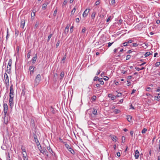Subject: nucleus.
<instances>
[{"mask_svg": "<svg viewBox=\"0 0 160 160\" xmlns=\"http://www.w3.org/2000/svg\"><path fill=\"white\" fill-rule=\"evenodd\" d=\"M14 96V90L12 84H11L10 88L9 105V107L12 108L14 105L13 98Z\"/></svg>", "mask_w": 160, "mask_h": 160, "instance_id": "nucleus-1", "label": "nucleus"}, {"mask_svg": "<svg viewBox=\"0 0 160 160\" xmlns=\"http://www.w3.org/2000/svg\"><path fill=\"white\" fill-rule=\"evenodd\" d=\"M41 75L40 74H38L36 77L35 81H34V83H35V86H37L39 83L40 81H41Z\"/></svg>", "mask_w": 160, "mask_h": 160, "instance_id": "nucleus-2", "label": "nucleus"}, {"mask_svg": "<svg viewBox=\"0 0 160 160\" xmlns=\"http://www.w3.org/2000/svg\"><path fill=\"white\" fill-rule=\"evenodd\" d=\"M12 64V60L11 59H10L9 60L7 69V72L8 73H11Z\"/></svg>", "mask_w": 160, "mask_h": 160, "instance_id": "nucleus-3", "label": "nucleus"}, {"mask_svg": "<svg viewBox=\"0 0 160 160\" xmlns=\"http://www.w3.org/2000/svg\"><path fill=\"white\" fill-rule=\"evenodd\" d=\"M3 106L4 108L3 112L4 115H6L7 113L8 107L7 103H3Z\"/></svg>", "mask_w": 160, "mask_h": 160, "instance_id": "nucleus-4", "label": "nucleus"}, {"mask_svg": "<svg viewBox=\"0 0 160 160\" xmlns=\"http://www.w3.org/2000/svg\"><path fill=\"white\" fill-rule=\"evenodd\" d=\"M66 148L72 154H74L75 153L74 151L71 148L70 146L68 144H65Z\"/></svg>", "mask_w": 160, "mask_h": 160, "instance_id": "nucleus-5", "label": "nucleus"}, {"mask_svg": "<svg viewBox=\"0 0 160 160\" xmlns=\"http://www.w3.org/2000/svg\"><path fill=\"white\" fill-rule=\"evenodd\" d=\"M35 67L33 66H31L29 67V71L30 72V74L31 75H32L34 73V70Z\"/></svg>", "mask_w": 160, "mask_h": 160, "instance_id": "nucleus-6", "label": "nucleus"}, {"mask_svg": "<svg viewBox=\"0 0 160 160\" xmlns=\"http://www.w3.org/2000/svg\"><path fill=\"white\" fill-rule=\"evenodd\" d=\"M89 9H86L85 11L83 12L82 14V16L83 17H86L88 14V13L89 12Z\"/></svg>", "mask_w": 160, "mask_h": 160, "instance_id": "nucleus-7", "label": "nucleus"}, {"mask_svg": "<svg viewBox=\"0 0 160 160\" xmlns=\"http://www.w3.org/2000/svg\"><path fill=\"white\" fill-rule=\"evenodd\" d=\"M25 22L24 19H22L21 20V27L23 28L24 27Z\"/></svg>", "mask_w": 160, "mask_h": 160, "instance_id": "nucleus-8", "label": "nucleus"}, {"mask_svg": "<svg viewBox=\"0 0 160 160\" xmlns=\"http://www.w3.org/2000/svg\"><path fill=\"white\" fill-rule=\"evenodd\" d=\"M134 156L135 159H138V158L139 156V152L138 150H136L135 151Z\"/></svg>", "mask_w": 160, "mask_h": 160, "instance_id": "nucleus-9", "label": "nucleus"}, {"mask_svg": "<svg viewBox=\"0 0 160 160\" xmlns=\"http://www.w3.org/2000/svg\"><path fill=\"white\" fill-rule=\"evenodd\" d=\"M64 76V72L63 71H62L61 72L60 75V80L61 81Z\"/></svg>", "mask_w": 160, "mask_h": 160, "instance_id": "nucleus-10", "label": "nucleus"}, {"mask_svg": "<svg viewBox=\"0 0 160 160\" xmlns=\"http://www.w3.org/2000/svg\"><path fill=\"white\" fill-rule=\"evenodd\" d=\"M4 122L5 124H7L8 121V117H7L6 115H4Z\"/></svg>", "mask_w": 160, "mask_h": 160, "instance_id": "nucleus-11", "label": "nucleus"}, {"mask_svg": "<svg viewBox=\"0 0 160 160\" xmlns=\"http://www.w3.org/2000/svg\"><path fill=\"white\" fill-rule=\"evenodd\" d=\"M40 147L41 148L40 149V151L43 154L44 153L47 152V150L45 148H42L41 146Z\"/></svg>", "mask_w": 160, "mask_h": 160, "instance_id": "nucleus-12", "label": "nucleus"}, {"mask_svg": "<svg viewBox=\"0 0 160 160\" xmlns=\"http://www.w3.org/2000/svg\"><path fill=\"white\" fill-rule=\"evenodd\" d=\"M4 78L5 79V82H9L8 77L6 73L4 74Z\"/></svg>", "mask_w": 160, "mask_h": 160, "instance_id": "nucleus-13", "label": "nucleus"}, {"mask_svg": "<svg viewBox=\"0 0 160 160\" xmlns=\"http://www.w3.org/2000/svg\"><path fill=\"white\" fill-rule=\"evenodd\" d=\"M70 26V24H68L67 25V26L66 27L65 30V32L66 33V32L67 33H68L69 31V28Z\"/></svg>", "mask_w": 160, "mask_h": 160, "instance_id": "nucleus-14", "label": "nucleus"}, {"mask_svg": "<svg viewBox=\"0 0 160 160\" xmlns=\"http://www.w3.org/2000/svg\"><path fill=\"white\" fill-rule=\"evenodd\" d=\"M37 55L35 54V56L33 57V58L32 59V64H33L37 60Z\"/></svg>", "mask_w": 160, "mask_h": 160, "instance_id": "nucleus-15", "label": "nucleus"}, {"mask_svg": "<svg viewBox=\"0 0 160 160\" xmlns=\"http://www.w3.org/2000/svg\"><path fill=\"white\" fill-rule=\"evenodd\" d=\"M48 4V2H46L44 3L42 5V9L43 10H45L46 9V7Z\"/></svg>", "mask_w": 160, "mask_h": 160, "instance_id": "nucleus-16", "label": "nucleus"}, {"mask_svg": "<svg viewBox=\"0 0 160 160\" xmlns=\"http://www.w3.org/2000/svg\"><path fill=\"white\" fill-rule=\"evenodd\" d=\"M96 14V12L95 11H94L92 13L91 15V18L92 19L94 20V19L95 15Z\"/></svg>", "mask_w": 160, "mask_h": 160, "instance_id": "nucleus-17", "label": "nucleus"}, {"mask_svg": "<svg viewBox=\"0 0 160 160\" xmlns=\"http://www.w3.org/2000/svg\"><path fill=\"white\" fill-rule=\"evenodd\" d=\"M33 13L32 14V13L31 14V17H32V19H34V16L35 15V12H36V11L34 10V9L33 10Z\"/></svg>", "mask_w": 160, "mask_h": 160, "instance_id": "nucleus-18", "label": "nucleus"}, {"mask_svg": "<svg viewBox=\"0 0 160 160\" xmlns=\"http://www.w3.org/2000/svg\"><path fill=\"white\" fill-rule=\"evenodd\" d=\"M132 118V117L131 116L128 115L127 116V119L129 122H131V121Z\"/></svg>", "mask_w": 160, "mask_h": 160, "instance_id": "nucleus-19", "label": "nucleus"}, {"mask_svg": "<svg viewBox=\"0 0 160 160\" xmlns=\"http://www.w3.org/2000/svg\"><path fill=\"white\" fill-rule=\"evenodd\" d=\"M26 92V90L25 89H23L22 90V92L21 93V96H24L25 94V93Z\"/></svg>", "mask_w": 160, "mask_h": 160, "instance_id": "nucleus-20", "label": "nucleus"}, {"mask_svg": "<svg viewBox=\"0 0 160 160\" xmlns=\"http://www.w3.org/2000/svg\"><path fill=\"white\" fill-rule=\"evenodd\" d=\"M98 81L100 82V84L101 85H103L104 84V82L102 80V78H101L98 79Z\"/></svg>", "mask_w": 160, "mask_h": 160, "instance_id": "nucleus-21", "label": "nucleus"}, {"mask_svg": "<svg viewBox=\"0 0 160 160\" xmlns=\"http://www.w3.org/2000/svg\"><path fill=\"white\" fill-rule=\"evenodd\" d=\"M50 111L52 113L54 114L55 112V111L54 110V108H52V107H51L50 108Z\"/></svg>", "mask_w": 160, "mask_h": 160, "instance_id": "nucleus-22", "label": "nucleus"}, {"mask_svg": "<svg viewBox=\"0 0 160 160\" xmlns=\"http://www.w3.org/2000/svg\"><path fill=\"white\" fill-rule=\"evenodd\" d=\"M120 112V110L118 109H115L114 111L113 112L115 114H117L118 113H119Z\"/></svg>", "mask_w": 160, "mask_h": 160, "instance_id": "nucleus-23", "label": "nucleus"}, {"mask_svg": "<svg viewBox=\"0 0 160 160\" xmlns=\"http://www.w3.org/2000/svg\"><path fill=\"white\" fill-rule=\"evenodd\" d=\"M47 149L51 154H52V152H53L52 149H51L49 146L47 147Z\"/></svg>", "mask_w": 160, "mask_h": 160, "instance_id": "nucleus-24", "label": "nucleus"}, {"mask_svg": "<svg viewBox=\"0 0 160 160\" xmlns=\"http://www.w3.org/2000/svg\"><path fill=\"white\" fill-rule=\"evenodd\" d=\"M145 68L144 67H142V68H140L138 67H135V69L138 71H139L140 70H143V69H144Z\"/></svg>", "mask_w": 160, "mask_h": 160, "instance_id": "nucleus-25", "label": "nucleus"}, {"mask_svg": "<svg viewBox=\"0 0 160 160\" xmlns=\"http://www.w3.org/2000/svg\"><path fill=\"white\" fill-rule=\"evenodd\" d=\"M92 113L94 115H97V110L96 109L93 108L92 110Z\"/></svg>", "mask_w": 160, "mask_h": 160, "instance_id": "nucleus-26", "label": "nucleus"}, {"mask_svg": "<svg viewBox=\"0 0 160 160\" xmlns=\"http://www.w3.org/2000/svg\"><path fill=\"white\" fill-rule=\"evenodd\" d=\"M76 10V7L75 6L74 8H73V9L71 11V14L73 15L74 14V12H75Z\"/></svg>", "mask_w": 160, "mask_h": 160, "instance_id": "nucleus-27", "label": "nucleus"}, {"mask_svg": "<svg viewBox=\"0 0 160 160\" xmlns=\"http://www.w3.org/2000/svg\"><path fill=\"white\" fill-rule=\"evenodd\" d=\"M154 99L155 100H159L160 99V97L159 96H155Z\"/></svg>", "mask_w": 160, "mask_h": 160, "instance_id": "nucleus-28", "label": "nucleus"}, {"mask_svg": "<svg viewBox=\"0 0 160 160\" xmlns=\"http://www.w3.org/2000/svg\"><path fill=\"white\" fill-rule=\"evenodd\" d=\"M151 53L150 52H148L146 53L145 54V56L146 57H148L150 55Z\"/></svg>", "mask_w": 160, "mask_h": 160, "instance_id": "nucleus-29", "label": "nucleus"}, {"mask_svg": "<svg viewBox=\"0 0 160 160\" xmlns=\"http://www.w3.org/2000/svg\"><path fill=\"white\" fill-rule=\"evenodd\" d=\"M147 131V129L146 128H144V129L142 130V134L146 133Z\"/></svg>", "mask_w": 160, "mask_h": 160, "instance_id": "nucleus-30", "label": "nucleus"}, {"mask_svg": "<svg viewBox=\"0 0 160 160\" xmlns=\"http://www.w3.org/2000/svg\"><path fill=\"white\" fill-rule=\"evenodd\" d=\"M21 149L22 151V152H24L25 153V154H26V156H27V153H26V151L25 150V149L24 148H23L22 147L21 148Z\"/></svg>", "mask_w": 160, "mask_h": 160, "instance_id": "nucleus-31", "label": "nucleus"}, {"mask_svg": "<svg viewBox=\"0 0 160 160\" xmlns=\"http://www.w3.org/2000/svg\"><path fill=\"white\" fill-rule=\"evenodd\" d=\"M8 28L7 29V36H6V39L7 40L8 37L9 36H10V35L9 34V33H8Z\"/></svg>", "mask_w": 160, "mask_h": 160, "instance_id": "nucleus-32", "label": "nucleus"}, {"mask_svg": "<svg viewBox=\"0 0 160 160\" xmlns=\"http://www.w3.org/2000/svg\"><path fill=\"white\" fill-rule=\"evenodd\" d=\"M57 11L58 9H57V8H56V9L55 10L54 12V13L53 14L54 16H55L56 15Z\"/></svg>", "mask_w": 160, "mask_h": 160, "instance_id": "nucleus-33", "label": "nucleus"}, {"mask_svg": "<svg viewBox=\"0 0 160 160\" xmlns=\"http://www.w3.org/2000/svg\"><path fill=\"white\" fill-rule=\"evenodd\" d=\"M116 98V96H112L111 97V99L112 100H114Z\"/></svg>", "mask_w": 160, "mask_h": 160, "instance_id": "nucleus-34", "label": "nucleus"}, {"mask_svg": "<svg viewBox=\"0 0 160 160\" xmlns=\"http://www.w3.org/2000/svg\"><path fill=\"white\" fill-rule=\"evenodd\" d=\"M33 136L35 141H36V140L38 139L37 137L35 134H33Z\"/></svg>", "mask_w": 160, "mask_h": 160, "instance_id": "nucleus-35", "label": "nucleus"}, {"mask_svg": "<svg viewBox=\"0 0 160 160\" xmlns=\"http://www.w3.org/2000/svg\"><path fill=\"white\" fill-rule=\"evenodd\" d=\"M57 76H58V74L57 73H55L54 74V78H56L57 77ZM57 81V80L56 78H55V81L56 82Z\"/></svg>", "mask_w": 160, "mask_h": 160, "instance_id": "nucleus-36", "label": "nucleus"}, {"mask_svg": "<svg viewBox=\"0 0 160 160\" xmlns=\"http://www.w3.org/2000/svg\"><path fill=\"white\" fill-rule=\"evenodd\" d=\"M96 99V97L95 96H93L91 98V99L92 101H95Z\"/></svg>", "mask_w": 160, "mask_h": 160, "instance_id": "nucleus-37", "label": "nucleus"}, {"mask_svg": "<svg viewBox=\"0 0 160 160\" xmlns=\"http://www.w3.org/2000/svg\"><path fill=\"white\" fill-rule=\"evenodd\" d=\"M52 34H50L48 37V41L50 39V38L52 36Z\"/></svg>", "mask_w": 160, "mask_h": 160, "instance_id": "nucleus-38", "label": "nucleus"}, {"mask_svg": "<svg viewBox=\"0 0 160 160\" xmlns=\"http://www.w3.org/2000/svg\"><path fill=\"white\" fill-rule=\"evenodd\" d=\"M30 53L31 52L30 51L27 54V57L28 58H30Z\"/></svg>", "mask_w": 160, "mask_h": 160, "instance_id": "nucleus-39", "label": "nucleus"}, {"mask_svg": "<svg viewBox=\"0 0 160 160\" xmlns=\"http://www.w3.org/2000/svg\"><path fill=\"white\" fill-rule=\"evenodd\" d=\"M131 57V56L129 55H128L126 57V60H129Z\"/></svg>", "mask_w": 160, "mask_h": 160, "instance_id": "nucleus-40", "label": "nucleus"}, {"mask_svg": "<svg viewBox=\"0 0 160 160\" xmlns=\"http://www.w3.org/2000/svg\"><path fill=\"white\" fill-rule=\"evenodd\" d=\"M104 77H105V78H103V79L105 81H108L109 79V78L107 76H104Z\"/></svg>", "mask_w": 160, "mask_h": 160, "instance_id": "nucleus-41", "label": "nucleus"}, {"mask_svg": "<svg viewBox=\"0 0 160 160\" xmlns=\"http://www.w3.org/2000/svg\"><path fill=\"white\" fill-rule=\"evenodd\" d=\"M160 64V62H157L155 63V66L156 67H158V66Z\"/></svg>", "mask_w": 160, "mask_h": 160, "instance_id": "nucleus-42", "label": "nucleus"}, {"mask_svg": "<svg viewBox=\"0 0 160 160\" xmlns=\"http://www.w3.org/2000/svg\"><path fill=\"white\" fill-rule=\"evenodd\" d=\"M100 3V1L99 0H98L96 2L95 4L96 5H98Z\"/></svg>", "mask_w": 160, "mask_h": 160, "instance_id": "nucleus-43", "label": "nucleus"}, {"mask_svg": "<svg viewBox=\"0 0 160 160\" xmlns=\"http://www.w3.org/2000/svg\"><path fill=\"white\" fill-rule=\"evenodd\" d=\"M86 28L85 27H84V28L82 29V32L83 33H85L86 31Z\"/></svg>", "mask_w": 160, "mask_h": 160, "instance_id": "nucleus-44", "label": "nucleus"}, {"mask_svg": "<svg viewBox=\"0 0 160 160\" xmlns=\"http://www.w3.org/2000/svg\"><path fill=\"white\" fill-rule=\"evenodd\" d=\"M113 43H114V42H113L112 43H111L110 42L108 43V48Z\"/></svg>", "mask_w": 160, "mask_h": 160, "instance_id": "nucleus-45", "label": "nucleus"}, {"mask_svg": "<svg viewBox=\"0 0 160 160\" xmlns=\"http://www.w3.org/2000/svg\"><path fill=\"white\" fill-rule=\"evenodd\" d=\"M73 26H72L70 29V32L72 33L73 31Z\"/></svg>", "mask_w": 160, "mask_h": 160, "instance_id": "nucleus-46", "label": "nucleus"}, {"mask_svg": "<svg viewBox=\"0 0 160 160\" xmlns=\"http://www.w3.org/2000/svg\"><path fill=\"white\" fill-rule=\"evenodd\" d=\"M112 18V17L111 16H110L107 19V22H108L110 19H111Z\"/></svg>", "mask_w": 160, "mask_h": 160, "instance_id": "nucleus-47", "label": "nucleus"}, {"mask_svg": "<svg viewBox=\"0 0 160 160\" xmlns=\"http://www.w3.org/2000/svg\"><path fill=\"white\" fill-rule=\"evenodd\" d=\"M27 156H24V155L23 154V158L24 160H28V158H26V157Z\"/></svg>", "mask_w": 160, "mask_h": 160, "instance_id": "nucleus-48", "label": "nucleus"}, {"mask_svg": "<svg viewBox=\"0 0 160 160\" xmlns=\"http://www.w3.org/2000/svg\"><path fill=\"white\" fill-rule=\"evenodd\" d=\"M98 77H95L93 79V80L94 81H96L98 80Z\"/></svg>", "mask_w": 160, "mask_h": 160, "instance_id": "nucleus-49", "label": "nucleus"}, {"mask_svg": "<svg viewBox=\"0 0 160 160\" xmlns=\"http://www.w3.org/2000/svg\"><path fill=\"white\" fill-rule=\"evenodd\" d=\"M19 46H18L16 48V51H17V53L19 52Z\"/></svg>", "mask_w": 160, "mask_h": 160, "instance_id": "nucleus-50", "label": "nucleus"}, {"mask_svg": "<svg viewBox=\"0 0 160 160\" xmlns=\"http://www.w3.org/2000/svg\"><path fill=\"white\" fill-rule=\"evenodd\" d=\"M35 141L37 145H38L39 144L40 145L39 142L38 140V139H37V140H36V141Z\"/></svg>", "mask_w": 160, "mask_h": 160, "instance_id": "nucleus-51", "label": "nucleus"}, {"mask_svg": "<svg viewBox=\"0 0 160 160\" xmlns=\"http://www.w3.org/2000/svg\"><path fill=\"white\" fill-rule=\"evenodd\" d=\"M68 0H64L63 4L64 5H66L68 2Z\"/></svg>", "mask_w": 160, "mask_h": 160, "instance_id": "nucleus-52", "label": "nucleus"}, {"mask_svg": "<svg viewBox=\"0 0 160 160\" xmlns=\"http://www.w3.org/2000/svg\"><path fill=\"white\" fill-rule=\"evenodd\" d=\"M127 43V44L128 43H130L132 42V40H128L127 42H126Z\"/></svg>", "mask_w": 160, "mask_h": 160, "instance_id": "nucleus-53", "label": "nucleus"}, {"mask_svg": "<svg viewBox=\"0 0 160 160\" xmlns=\"http://www.w3.org/2000/svg\"><path fill=\"white\" fill-rule=\"evenodd\" d=\"M133 47H137L138 46V44L137 43H134L132 44Z\"/></svg>", "mask_w": 160, "mask_h": 160, "instance_id": "nucleus-54", "label": "nucleus"}, {"mask_svg": "<svg viewBox=\"0 0 160 160\" xmlns=\"http://www.w3.org/2000/svg\"><path fill=\"white\" fill-rule=\"evenodd\" d=\"M59 43H60V41L59 40H58V42L56 44V47H57L59 45Z\"/></svg>", "mask_w": 160, "mask_h": 160, "instance_id": "nucleus-55", "label": "nucleus"}, {"mask_svg": "<svg viewBox=\"0 0 160 160\" xmlns=\"http://www.w3.org/2000/svg\"><path fill=\"white\" fill-rule=\"evenodd\" d=\"M122 95V93H118L117 95L116 96V97H120Z\"/></svg>", "mask_w": 160, "mask_h": 160, "instance_id": "nucleus-56", "label": "nucleus"}, {"mask_svg": "<svg viewBox=\"0 0 160 160\" xmlns=\"http://www.w3.org/2000/svg\"><path fill=\"white\" fill-rule=\"evenodd\" d=\"M79 21L80 20L79 18H77L76 19V22L77 23L79 22Z\"/></svg>", "mask_w": 160, "mask_h": 160, "instance_id": "nucleus-57", "label": "nucleus"}, {"mask_svg": "<svg viewBox=\"0 0 160 160\" xmlns=\"http://www.w3.org/2000/svg\"><path fill=\"white\" fill-rule=\"evenodd\" d=\"M133 133H134V132H133V131H131L130 132V133L131 135L132 136H133Z\"/></svg>", "mask_w": 160, "mask_h": 160, "instance_id": "nucleus-58", "label": "nucleus"}, {"mask_svg": "<svg viewBox=\"0 0 160 160\" xmlns=\"http://www.w3.org/2000/svg\"><path fill=\"white\" fill-rule=\"evenodd\" d=\"M101 71L100 70H98L97 71V72L96 74V75H98L100 73Z\"/></svg>", "mask_w": 160, "mask_h": 160, "instance_id": "nucleus-59", "label": "nucleus"}, {"mask_svg": "<svg viewBox=\"0 0 160 160\" xmlns=\"http://www.w3.org/2000/svg\"><path fill=\"white\" fill-rule=\"evenodd\" d=\"M111 3L113 4H115V0H112Z\"/></svg>", "mask_w": 160, "mask_h": 160, "instance_id": "nucleus-60", "label": "nucleus"}, {"mask_svg": "<svg viewBox=\"0 0 160 160\" xmlns=\"http://www.w3.org/2000/svg\"><path fill=\"white\" fill-rule=\"evenodd\" d=\"M5 83L6 86H9V82H5Z\"/></svg>", "mask_w": 160, "mask_h": 160, "instance_id": "nucleus-61", "label": "nucleus"}, {"mask_svg": "<svg viewBox=\"0 0 160 160\" xmlns=\"http://www.w3.org/2000/svg\"><path fill=\"white\" fill-rule=\"evenodd\" d=\"M66 55H64V57H63V58H62V61H64L65 60V59H66Z\"/></svg>", "mask_w": 160, "mask_h": 160, "instance_id": "nucleus-62", "label": "nucleus"}, {"mask_svg": "<svg viewBox=\"0 0 160 160\" xmlns=\"http://www.w3.org/2000/svg\"><path fill=\"white\" fill-rule=\"evenodd\" d=\"M114 82H115V84L117 85H118L119 84V82H115L114 81Z\"/></svg>", "mask_w": 160, "mask_h": 160, "instance_id": "nucleus-63", "label": "nucleus"}, {"mask_svg": "<svg viewBox=\"0 0 160 160\" xmlns=\"http://www.w3.org/2000/svg\"><path fill=\"white\" fill-rule=\"evenodd\" d=\"M156 91L157 92H160V87H158V89H157Z\"/></svg>", "mask_w": 160, "mask_h": 160, "instance_id": "nucleus-64", "label": "nucleus"}]
</instances>
